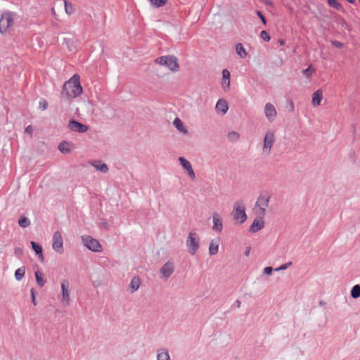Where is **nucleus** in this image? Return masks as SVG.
<instances>
[{
    "label": "nucleus",
    "instance_id": "1",
    "mask_svg": "<svg viewBox=\"0 0 360 360\" xmlns=\"http://www.w3.org/2000/svg\"><path fill=\"white\" fill-rule=\"evenodd\" d=\"M83 89L80 84L79 75L75 74L68 81L65 82L61 92L62 96L68 100L73 99L82 94Z\"/></svg>",
    "mask_w": 360,
    "mask_h": 360
},
{
    "label": "nucleus",
    "instance_id": "48",
    "mask_svg": "<svg viewBox=\"0 0 360 360\" xmlns=\"http://www.w3.org/2000/svg\"><path fill=\"white\" fill-rule=\"evenodd\" d=\"M240 304H241V302L240 300H236V305H237V307H240Z\"/></svg>",
    "mask_w": 360,
    "mask_h": 360
},
{
    "label": "nucleus",
    "instance_id": "10",
    "mask_svg": "<svg viewBox=\"0 0 360 360\" xmlns=\"http://www.w3.org/2000/svg\"><path fill=\"white\" fill-rule=\"evenodd\" d=\"M69 285H70L69 282L67 280H63L61 281V284H60L61 295H62L61 301H62L63 304L65 306H69L70 304Z\"/></svg>",
    "mask_w": 360,
    "mask_h": 360
},
{
    "label": "nucleus",
    "instance_id": "49",
    "mask_svg": "<svg viewBox=\"0 0 360 360\" xmlns=\"http://www.w3.org/2000/svg\"><path fill=\"white\" fill-rule=\"evenodd\" d=\"M279 43H280L281 45H283V44H284V41H283V40H280V41H279Z\"/></svg>",
    "mask_w": 360,
    "mask_h": 360
},
{
    "label": "nucleus",
    "instance_id": "30",
    "mask_svg": "<svg viewBox=\"0 0 360 360\" xmlns=\"http://www.w3.org/2000/svg\"><path fill=\"white\" fill-rule=\"evenodd\" d=\"M351 296L354 299L360 297V285H355L351 290Z\"/></svg>",
    "mask_w": 360,
    "mask_h": 360
},
{
    "label": "nucleus",
    "instance_id": "27",
    "mask_svg": "<svg viewBox=\"0 0 360 360\" xmlns=\"http://www.w3.org/2000/svg\"><path fill=\"white\" fill-rule=\"evenodd\" d=\"M36 281L39 286L43 287L46 283V281L44 279V275L41 271H36L34 273Z\"/></svg>",
    "mask_w": 360,
    "mask_h": 360
},
{
    "label": "nucleus",
    "instance_id": "19",
    "mask_svg": "<svg viewBox=\"0 0 360 360\" xmlns=\"http://www.w3.org/2000/svg\"><path fill=\"white\" fill-rule=\"evenodd\" d=\"M323 99V92L321 89H318L312 94L311 103L314 107H316L320 105L321 101Z\"/></svg>",
    "mask_w": 360,
    "mask_h": 360
},
{
    "label": "nucleus",
    "instance_id": "51",
    "mask_svg": "<svg viewBox=\"0 0 360 360\" xmlns=\"http://www.w3.org/2000/svg\"><path fill=\"white\" fill-rule=\"evenodd\" d=\"M70 51H72L74 49H72V46H70V48H69Z\"/></svg>",
    "mask_w": 360,
    "mask_h": 360
},
{
    "label": "nucleus",
    "instance_id": "47",
    "mask_svg": "<svg viewBox=\"0 0 360 360\" xmlns=\"http://www.w3.org/2000/svg\"><path fill=\"white\" fill-rule=\"evenodd\" d=\"M15 253H20V252H22V249H21V248H16L15 249Z\"/></svg>",
    "mask_w": 360,
    "mask_h": 360
},
{
    "label": "nucleus",
    "instance_id": "18",
    "mask_svg": "<svg viewBox=\"0 0 360 360\" xmlns=\"http://www.w3.org/2000/svg\"><path fill=\"white\" fill-rule=\"evenodd\" d=\"M215 109L217 112H221L222 115L226 114L229 109L227 102L225 100H219L216 104Z\"/></svg>",
    "mask_w": 360,
    "mask_h": 360
},
{
    "label": "nucleus",
    "instance_id": "29",
    "mask_svg": "<svg viewBox=\"0 0 360 360\" xmlns=\"http://www.w3.org/2000/svg\"><path fill=\"white\" fill-rule=\"evenodd\" d=\"M58 149L62 153H68L70 152L69 143L66 141L60 143L58 146Z\"/></svg>",
    "mask_w": 360,
    "mask_h": 360
},
{
    "label": "nucleus",
    "instance_id": "36",
    "mask_svg": "<svg viewBox=\"0 0 360 360\" xmlns=\"http://www.w3.org/2000/svg\"><path fill=\"white\" fill-rule=\"evenodd\" d=\"M302 73L304 76H306L307 78L310 77L313 73V70L311 69V66L308 67L307 68L304 69L302 71Z\"/></svg>",
    "mask_w": 360,
    "mask_h": 360
},
{
    "label": "nucleus",
    "instance_id": "8",
    "mask_svg": "<svg viewBox=\"0 0 360 360\" xmlns=\"http://www.w3.org/2000/svg\"><path fill=\"white\" fill-rule=\"evenodd\" d=\"M82 240L84 245L89 250L96 252H100L102 251V246L100 243L91 236H82Z\"/></svg>",
    "mask_w": 360,
    "mask_h": 360
},
{
    "label": "nucleus",
    "instance_id": "17",
    "mask_svg": "<svg viewBox=\"0 0 360 360\" xmlns=\"http://www.w3.org/2000/svg\"><path fill=\"white\" fill-rule=\"evenodd\" d=\"M230 72L227 69H224L222 71V88L226 91L230 87Z\"/></svg>",
    "mask_w": 360,
    "mask_h": 360
},
{
    "label": "nucleus",
    "instance_id": "25",
    "mask_svg": "<svg viewBox=\"0 0 360 360\" xmlns=\"http://www.w3.org/2000/svg\"><path fill=\"white\" fill-rule=\"evenodd\" d=\"M236 51L237 53V54L241 58H246L248 53L245 51V49H244L243 46L242 44L240 43H238L236 46Z\"/></svg>",
    "mask_w": 360,
    "mask_h": 360
},
{
    "label": "nucleus",
    "instance_id": "20",
    "mask_svg": "<svg viewBox=\"0 0 360 360\" xmlns=\"http://www.w3.org/2000/svg\"><path fill=\"white\" fill-rule=\"evenodd\" d=\"M91 165L94 166L96 170H98L103 174H105L108 172V165L105 163H104L100 160L94 161L91 163Z\"/></svg>",
    "mask_w": 360,
    "mask_h": 360
},
{
    "label": "nucleus",
    "instance_id": "24",
    "mask_svg": "<svg viewBox=\"0 0 360 360\" xmlns=\"http://www.w3.org/2000/svg\"><path fill=\"white\" fill-rule=\"evenodd\" d=\"M31 245H32V248L33 250L35 252V253L37 255H39V259L41 262H43L44 256H43V254H42V248H41V247L39 245L37 244L34 241H31Z\"/></svg>",
    "mask_w": 360,
    "mask_h": 360
},
{
    "label": "nucleus",
    "instance_id": "13",
    "mask_svg": "<svg viewBox=\"0 0 360 360\" xmlns=\"http://www.w3.org/2000/svg\"><path fill=\"white\" fill-rule=\"evenodd\" d=\"M264 113L266 119L272 122L277 116V111L275 107L270 103H267L264 106Z\"/></svg>",
    "mask_w": 360,
    "mask_h": 360
},
{
    "label": "nucleus",
    "instance_id": "32",
    "mask_svg": "<svg viewBox=\"0 0 360 360\" xmlns=\"http://www.w3.org/2000/svg\"><path fill=\"white\" fill-rule=\"evenodd\" d=\"M240 135L236 131H231L228 134L227 138L230 141H236L239 139Z\"/></svg>",
    "mask_w": 360,
    "mask_h": 360
},
{
    "label": "nucleus",
    "instance_id": "42",
    "mask_svg": "<svg viewBox=\"0 0 360 360\" xmlns=\"http://www.w3.org/2000/svg\"><path fill=\"white\" fill-rule=\"evenodd\" d=\"M25 133L30 134V136L32 135V133H33V128L31 125H28L25 129Z\"/></svg>",
    "mask_w": 360,
    "mask_h": 360
},
{
    "label": "nucleus",
    "instance_id": "14",
    "mask_svg": "<svg viewBox=\"0 0 360 360\" xmlns=\"http://www.w3.org/2000/svg\"><path fill=\"white\" fill-rule=\"evenodd\" d=\"M68 127L70 130L79 133H84L88 130V127L76 120H70L68 124Z\"/></svg>",
    "mask_w": 360,
    "mask_h": 360
},
{
    "label": "nucleus",
    "instance_id": "15",
    "mask_svg": "<svg viewBox=\"0 0 360 360\" xmlns=\"http://www.w3.org/2000/svg\"><path fill=\"white\" fill-rule=\"evenodd\" d=\"M213 226L212 230L217 232H221L223 229V223L220 219V216L217 212H214L212 215Z\"/></svg>",
    "mask_w": 360,
    "mask_h": 360
},
{
    "label": "nucleus",
    "instance_id": "44",
    "mask_svg": "<svg viewBox=\"0 0 360 360\" xmlns=\"http://www.w3.org/2000/svg\"><path fill=\"white\" fill-rule=\"evenodd\" d=\"M31 295H32V303L36 305L37 304V302H36V300H35V294H34V289H32L31 290Z\"/></svg>",
    "mask_w": 360,
    "mask_h": 360
},
{
    "label": "nucleus",
    "instance_id": "46",
    "mask_svg": "<svg viewBox=\"0 0 360 360\" xmlns=\"http://www.w3.org/2000/svg\"><path fill=\"white\" fill-rule=\"evenodd\" d=\"M290 110L292 112L294 111V105L292 101L290 102Z\"/></svg>",
    "mask_w": 360,
    "mask_h": 360
},
{
    "label": "nucleus",
    "instance_id": "43",
    "mask_svg": "<svg viewBox=\"0 0 360 360\" xmlns=\"http://www.w3.org/2000/svg\"><path fill=\"white\" fill-rule=\"evenodd\" d=\"M273 271V268L271 266L265 267L264 269V273L267 275H271Z\"/></svg>",
    "mask_w": 360,
    "mask_h": 360
},
{
    "label": "nucleus",
    "instance_id": "2",
    "mask_svg": "<svg viewBox=\"0 0 360 360\" xmlns=\"http://www.w3.org/2000/svg\"><path fill=\"white\" fill-rule=\"evenodd\" d=\"M271 194L267 191L259 193L253 207V212L257 218H264L269 205Z\"/></svg>",
    "mask_w": 360,
    "mask_h": 360
},
{
    "label": "nucleus",
    "instance_id": "38",
    "mask_svg": "<svg viewBox=\"0 0 360 360\" xmlns=\"http://www.w3.org/2000/svg\"><path fill=\"white\" fill-rule=\"evenodd\" d=\"M291 265H292V262H287V263L280 266L279 267L276 268L275 269V271H281V270H285L288 267L290 266Z\"/></svg>",
    "mask_w": 360,
    "mask_h": 360
},
{
    "label": "nucleus",
    "instance_id": "11",
    "mask_svg": "<svg viewBox=\"0 0 360 360\" xmlns=\"http://www.w3.org/2000/svg\"><path fill=\"white\" fill-rule=\"evenodd\" d=\"M174 265L172 262H167L160 269L161 277L167 281L174 273Z\"/></svg>",
    "mask_w": 360,
    "mask_h": 360
},
{
    "label": "nucleus",
    "instance_id": "41",
    "mask_svg": "<svg viewBox=\"0 0 360 360\" xmlns=\"http://www.w3.org/2000/svg\"><path fill=\"white\" fill-rule=\"evenodd\" d=\"M331 43L333 46H335V47H337L338 49H341L343 47V44L339 41L334 40V41H332Z\"/></svg>",
    "mask_w": 360,
    "mask_h": 360
},
{
    "label": "nucleus",
    "instance_id": "21",
    "mask_svg": "<svg viewBox=\"0 0 360 360\" xmlns=\"http://www.w3.org/2000/svg\"><path fill=\"white\" fill-rule=\"evenodd\" d=\"M141 280L138 276L133 277L129 283V290L131 292H136L140 287Z\"/></svg>",
    "mask_w": 360,
    "mask_h": 360
},
{
    "label": "nucleus",
    "instance_id": "34",
    "mask_svg": "<svg viewBox=\"0 0 360 360\" xmlns=\"http://www.w3.org/2000/svg\"><path fill=\"white\" fill-rule=\"evenodd\" d=\"M150 4L155 7H161L167 4V0H149Z\"/></svg>",
    "mask_w": 360,
    "mask_h": 360
},
{
    "label": "nucleus",
    "instance_id": "39",
    "mask_svg": "<svg viewBox=\"0 0 360 360\" xmlns=\"http://www.w3.org/2000/svg\"><path fill=\"white\" fill-rule=\"evenodd\" d=\"M39 107L41 110H44L48 107V103L45 100H42L39 102Z\"/></svg>",
    "mask_w": 360,
    "mask_h": 360
},
{
    "label": "nucleus",
    "instance_id": "37",
    "mask_svg": "<svg viewBox=\"0 0 360 360\" xmlns=\"http://www.w3.org/2000/svg\"><path fill=\"white\" fill-rule=\"evenodd\" d=\"M260 37L261 38L265 41H269L270 40V37L269 35V34L267 33V32H266L265 30H262L260 33Z\"/></svg>",
    "mask_w": 360,
    "mask_h": 360
},
{
    "label": "nucleus",
    "instance_id": "23",
    "mask_svg": "<svg viewBox=\"0 0 360 360\" xmlns=\"http://www.w3.org/2000/svg\"><path fill=\"white\" fill-rule=\"evenodd\" d=\"M219 250V240H212L209 246V254L210 255H215Z\"/></svg>",
    "mask_w": 360,
    "mask_h": 360
},
{
    "label": "nucleus",
    "instance_id": "9",
    "mask_svg": "<svg viewBox=\"0 0 360 360\" xmlns=\"http://www.w3.org/2000/svg\"><path fill=\"white\" fill-rule=\"evenodd\" d=\"M52 248L60 255L63 253V241L59 231H55L53 235Z\"/></svg>",
    "mask_w": 360,
    "mask_h": 360
},
{
    "label": "nucleus",
    "instance_id": "12",
    "mask_svg": "<svg viewBox=\"0 0 360 360\" xmlns=\"http://www.w3.org/2000/svg\"><path fill=\"white\" fill-rule=\"evenodd\" d=\"M179 161L183 168L186 170L187 174L192 180L195 179V174L193 169L191 162L183 157L179 158Z\"/></svg>",
    "mask_w": 360,
    "mask_h": 360
},
{
    "label": "nucleus",
    "instance_id": "50",
    "mask_svg": "<svg viewBox=\"0 0 360 360\" xmlns=\"http://www.w3.org/2000/svg\"><path fill=\"white\" fill-rule=\"evenodd\" d=\"M349 3L353 4L354 2V0H347Z\"/></svg>",
    "mask_w": 360,
    "mask_h": 360
},
{
    "label": "nucleus",
    "instance_id": "31",
    "mask_svg": "<svg viewBox=\"0 0 360 360\" xmlns=\"http://www.w3.org/2000/svg\"><path fill=\"white\" fill-rule=\"evenodd\" d=\"M18 224L22 228H27L30 225V221L27 217L22 216L18 221Z\"/></svg>",
    "mask_w": 360,
    "mask_h": 360
},
{
    "label": "nucleus",
    "instance_id": "35",
    "mask_svg": "<svg viewBox=\"0 0 360 360\" xmlns=\"http://www.w3.org/2000/svg\"><path fill=\"white\" fill-rule=\"evenodd\" d=\"M327 1L330 6L337 10H340L342 8L341 4L337 0H327Z\"/></svg>",
    "mask_w": 360,
    "mask_h": 360
},
{
    "label": "nucleus",
    "instance_id": "6",
    "mask_svg": "<svg viewBox=\"0 0 360 360\" xmlns=\"http://www.w3.org/2000/svg\"><path fill=\"white\" fill-rule=\"evenodd\" d=\"M15 14L11 11H6L2 13L0 19V32L6 33L9 27L13 26Z\"/></svg>",
    "mask_w": 360,
    "mask_h": 360
},
{
    "label": "nucleus",
    "instance_id": "28",
    "mask_svg": "<svg viewBox=\"0 0 360 360\" xmlns=\"http://www.w3.org/2000/svg\"><path fill=\"white\" fill-rule=\"evenodd\" d=\"M25 274V267L22 266L18 268L15 271V278L17 281H20L22 279Z\"/></svg>",
    "mask_w": 360,
    "mask_h": 360
},
{
    "label": "nucleus",
    "instance_id": "33",
    "mask_svg": "<svg viewBox=\"0 0 360 360\" xmlns=\"http://www.w3.org/2000/svg\"><path fill=\"white\" fill-rule=\"evenodd\" d=\"M65 11L68 15H71L74 12V8L71 3L64 1Z\"/></svg>",
    "mask_w": 360,
    "mask_h": 360
},
{
    "label": "nucleus",
    "instance_id": "52",
    "mask_svg": "<svg viewBox=\"0 0 360 360\" xmlns=\"http://www.w3.org/2000/svg\"><path fill=\"white\" fill-rule=\"evenodd\" d=\"M70 51H72L74 49H72V46H70V48H69Z\"/></svg>",
    "mask_w": 360,
    "mask_h": 360
},
{
    "label": "nucleus",
    "instance_id": "5",
    "mask_svg": "<svg viewBox=\"0 0 360 360\" xmlns=\"http://www.w3.org/2000/svg\"><path fill=\"white\" fill-rule=\"evenodd\" d=\"M186 245L191 255H195L200 246V238L197 233L191 231L186 239Z\"/></svg>",
    "mask_w": 360,
    "mask_h": 360
},
{
    "label": "nucleus",
    "instance_id": "3",
    "mask_svg": "<svg viewBox=\"0 0 360 360\" xmlns=\"http://www.w3.org/2000/svg\"><path fill=\"white\" fill-rule=\"evenodd\" d=\"M231 215L238 224H242L247 220L245 207L243 201H236L234 203Z\"/></svg>",
    "mask_w": 360,
    "mask_h": 360
},
{
    "label": "nucleus",
    "instance_id": "4",
    "mask_svg": "<svg viewBox=\"0 0 360 360\" xmlns=\"http://www.w3.org/2000/svg\"><path fill=\"white\" fill-rule=\"evenodd\" d=\"M155 63L167 67L173 72L179 70V65L177 58L174 56H164L159 57L155 60Z\"/></svg>",
    "mask_w": 360,
    "mask_h": 360
},
{
    "label": "nucleus",
    "instance_id": "26",
    "mask_svg": "<svg viewBox=\"0 0 360 360\" xmlns=\"http://www.w3.org/2000/svg\"><path fill=\"white\" fill-rule=\"evenodd\" d=\"M173 124L179 131L183 132L184 134H187L188 131L184 127V124L180 119L176 118L174 120Z\"/></svg>",
    "mask_w": 360,
    "mask_h": 360
},
{
    "label": "nucleus",
    "instance_id": "22",
    "mask_svg": "<svg viewBox=\"0 0 360 360\" xmlns=\"http://www.w3.org/2000/svg\"><path fill=\"white\" fill-rule=\"evenodd\" d=\"M157 360H171L168 351L165 348L157 350Z\"/></svg>",
    "mask_w": 360,
    "mask_h": 360
},
{
    "label": "nucleus",
    "instance_id": "45",
    "mask_svg": "<svg viewBox=\"0 0 360 360\" xmlns=\"http://www.w3.org/2000/svg\"><path fill=\"white\" fill-rule=\"evenodd\" d=\"M250 247H248L245 251V255L246 257H248L249 255H250Z\"/></svg>",
    "mask_w": 360,
    "mask_h": 360
},
{
    "label": "nucleus",
    "instance_id": "7",
    "mask_svg": "<svg viewBox=\"0 0 360 360\" xmlns=\"http://www.w3.org/2000/svg\"><path fill=\"white\" fill-rule=\"evenodd\" d=\"M276 141L275 133L272 130L266 132L263 140L262 153L269 155L271 153V148Z\"/></svg>",
    "mask_w": 360,
    "mask_h": 360
},
{
    "label": "nucleus",
    "instance_id": "40",
    "mask_svg": "<svg viewBox=\"0 0 360 360\" xmlns=\"http://www.w3.org/2000/svg\"><path fill=\"white\" fill-rule=\"evenodd\" d=\"M256 13H257V16L262 20V23L264 25H266V19H265L264 16L262 15V12L259 11H257Z\"/></svg>",
    "mask_w": 360,
    "mask_h": 360
},
{
    "label": "nucleus",
    "instance_id": "16",
    "mask_svg": "<svg viewBox=\"0 0 360 360\" xmlns=\"http://www.w3.org/2000/svg\"><path fill=\"white\" fill-rule=\"evenodd\" d=\"M264 218H257L253 221L252 224L250 227V231L252 233H257L261 229H262L264 226Z\"/></svg>",
    "mask_w": 360,
    "mask_h": 360
}]
</instances>
